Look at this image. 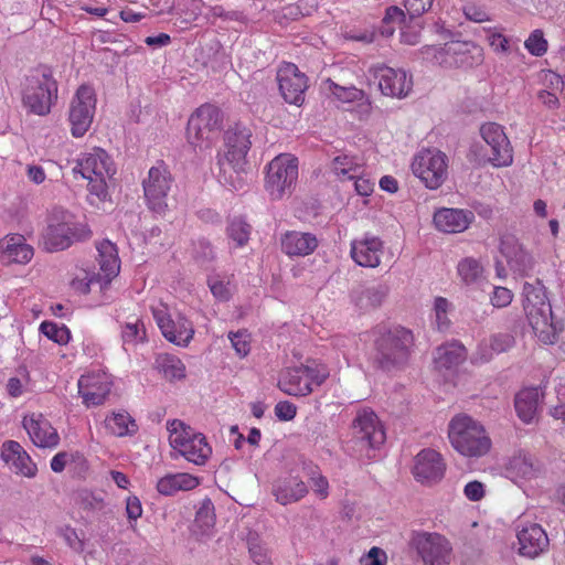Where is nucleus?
<instances>
[{
    "mask_svg": "<svg viewBox=\"0 0 565 565\" xmlns=\"http://www.w3.org/2000/svg\"><path fill=\"white\" fill-rule=\"evenodd\" d=\"M279 92L288 104L301 106L308 88V78L294 63H284L277 71Z\"/></svg>",
    "mask_w": 565,
    "mask_h": 565,
    "instance_id": "nucleus-15",
    "label": "nucleus"
},
{
    "mask_svg": "<svg viewBox=\"0 0 565 565\" xmlns=\"http://www.w3.org/2000/svg\"><path fill=\"white\" fill-rule=\"evenodd\" d=\"M420 52L425 60L445 68L472 67L482 62V49L472 41H450L443 47L426 45Z\"/></svg>",
    "mask_w": 565,
    "mask_h": 565,
    "instance_id": "nucleus-5",
    "label": "nucleus"
},
{
    "mask_svg": "<svg viewBox=\"0 0 565 565\" xmlns=\"http://www.w3.org/2000/svg\"><path fill=\"white\" fill-rule=\"evenodd\" d=\"M23 427L28 431L33 444L41 448H54L60 443V436L51 423L41 414L36 417L23 418Z\"/></svg>",
    "mask_w": 565,
    "mask_h": 565,
    "instance_id": "nucleus-24",
    "label": "nucleus"
},
{
    "mask_svg": "<svg viewBox=\"0 0 565 565\" xmlns=\"http://www.w3.org/2000/svg\"><path fill=\"white\" fill-rule=\"evenodd\" d=\"M515 343V339L510 333H498L491 338L490 347L497 353L505 352Z\"/></svg>",
    "mask_w": 565,
    "mask_h": 565,
    "instance_id": "nucleus-50",
    "label": "nucleus"
},
{
    "mask_svg": "<svg viewBox=\"0 0 565 565\" xmlns=\"http://www.w3.org/2000/svg\"><path fill=\"white\" fill-rule=\"evenodd\" d=\"M329 90L341 102L351 103L355 100H361L363 97V92L358 89L354 86H341L331 79L327 81Z\"/></svg>",
    "mask_w": 565,
    "mask_h": 565,
    "instance_id": "nucleus-45",
    "label": "nucleus"
},
{
    "mask_svg": "<svg viewBox=\"0 0 565 565\" xmlns=\"http://www.w3.org/2000/svg\"><path fill=\"white\" fill-rule=\"evenodd\" d=\"M452 447L467 457H482L491 448V439L484 427L468 415H457L448 428Z\"/></svg>",
    "mask_w": 565,
    "mask_h": 565,
    "instance_id": "nucleus-3",
    "label": "nucleus"
},
{
    "mask_svg": "<svg viewBox=\"0 0 565 565\" xmlns=\"http://www.w3.org/2000/svg\"><path fill=\"white\" fill-rule=\"evenodd\" d=\"M157 369L167 379L180 380L185 376V367L182 361L172 354H160L156 360Z\"/></svg>",
    "mask_w": 565,
    "mask_h": 565,
    "instance_id": "nucleus-40",
    "label": "nucleus"
},
{
    "mask_svg": "<svg viewBox=\"0 0 565 565\" xmlns=\"http://www.w3.org/2000/svg\"><path fill=\"white\" fill-rule=\"evenodd\" d=\"M375 77L379 79V88L386 96L402 98L412 89V79L403 70L382 65L375 68Z\"/></svg>",
    "mask_w": 565,
    "mask_h": 565,
    "instance_id": "nucleus-21",
    "label": "nucleus"
},
{
    "mask_svg": "<svg viewBox=\"0 0 565 565\" xmlns=\"http://www.w3.org/2000/svg\"><path fill=\"white\" fill-rule=\"evenodd\" d=\"M541 469V465L530 455L514 456L507 468L508 472L513 477L523 479L534 478Z\"/></svg>",
    "mask_w": 565,
    "mask_h": 565,
    "instance_id": "nucleus-38",
    "label": "nucleus"
},
{
    "mask_svg": "<svg viewBox=\"0 0 565 565\" xmlns=\"http://www.w3.org/2000/svg\"><path fill=\"white\" fill-rule=\"evenodd\" d=\"M523 308L534 333L545 344H553L562 331V323L555 321L552 306L541 280L525 282L523 286Z\"/></svg>",
    "mask_w": 565,
    "mask_h": 565,
    "instance_id": "nucleus-2",
    "label": "nucleus"
},
{
    "mask_svg": "<svg viewBox=\"0 0 565 565\" xmlns=\"http://www.w3.org/2000/svg\"><path fill=\"white\" fill-rule=\"evenodd\" d=\"M414 548L425 565H448L452 547L449 541L438 533H417L412 540Z\"/></svg>",
    "mask_w": 565,
    "mask_h": 565,
    "instance_id": "nucleus-13",
    "label": "nucleus"
},
{
    "mask_svg": "<svg viewBox=\"0 0 565 565\" xmlns=\"http://www.w3.org/2000/svg\"><path fill=\"white\" fill-rule=\"evenodd\" d=\"M311 486H312L313 491L318 495H320L323 499L328 497L329 483H328V480L323 476H321V475L315 476V473H312Z\"/></svg>",
    "mask_w": 565,
    "mask_h": 565,
    "instance_id": "nucleus-60",
    "label": "nucleus"
},
{
    "mask_svg": "<svg viewBox=\"0 0 565 565\" xmlns=\"http://www.w3.org/2000/svg\"><path fill=\"white\" fill-rule=\"evenodd\" d=\"M249 554L254 563L257 565H269V557L267 550L257 542L249 541Z\"/></svg>",
    "mask_w": 565,
    "mask_h": 565,
    "instance_id": "nucleus-54",
    "label": "nucleus"
},
{
    "mask_svg": "<svg viewBox=\"0 0 565 565\" xmlns=\"http://www.w3.org/2000/svg\"><path fill=\"white\" fill-rule=\"evenodd\" d=\"M539 99L542 102L544 106L550 109H556L559 106V100L557 96L547 90H541L539 93Z\"/></svg>",
    "mask_w": 565,
    "mask_h": 565,
    "instance_id": "nucleus-64",
    "label": "nucleus"
},
{
    "mask_svg": "<svg viewBox=\"0 0 565 565\" xmlns=\"http://www.w3.org/2000/svg\"><path fill=\"white\" fill-rule=\"evenodd\" d=\"M412 170L428 189L435 190L447 175L446 156L440 151L424 150L415 157Z\"/></svg>",
    "mask_w": 565,
    "mask_h": 565,
    "instance_id": "nucleus-12",
    "label": "nucleus"
},
{
    "mask_svg": "<svg viewBox=\"0 0 565 565\" xmlns=\"http://www.w3.org/2000/svg\"><path fill=\"white\" fill-rule=\"evenodd\" d=\"M313 369L309 366H299L287 370L278 382V387L288 395L306 396L312 392L310 379H312Z\"/></svg>",
    "mask_w": 565,
    "mask_h": 565,
    "instance_id": "nucleus-26",
    "label": "nucleus"
},
{
    "mask_svg": "<svg viewBox=\"0 0 565 565\" xmlns=\"http://www.w3.org/2000/svg\"><path fill=\"white\" fill-rule=\"evenodd\" d=\"M475 214L470 210L443 207L435 212L434 224L444 233H461L473 222Z\"/></svg>",
    "mask_w": 565,
    "mask_h": 565,
    "instance_id": "nucleus-25",
    "label": "nucleus"
},
{
    "mask_svg": "<svg viewBox=\"0 0 565 565\" xmlns=\"http://www.w3.org/2000/svg\"><path fill=\"white\" fill-rule=\"evenodd\" d=\"M98 257L97 263L99 265L98 277L105 284L111 281L115 278L120 269V263L117 255L116 246L109 241H104L97 247Z\"/></svg>",
    "mask_w": 565,
    "mask_h": 565,
    "instance_id": "nucleus-33",
    "label": "nucleus"
},
{
    "mask_svg": "<svg viewBox=\"0 0 565 565\" xmlns=\"http://www.w3.org/2000/svg\"><path fill=\"white\" fill-rule=\"evenodd\" d=\"M121 338L124 344H137L146 339V329L140 320L126 322L122 326Z\"/></svg>",
    "mask_w": 565,
    "mask_h": 565,
    "instance_id": "nucleus-44",
    "label": "nucleus"
},
{
    "mask_svg": "<svg viewBox=\"0 0 565 565\" xmlns=\"http://www.w3.org/2000/svg\"><path fill=\"white\" fill-rule=\"evenodd\" d=\"M73 172L79 173L84 179H90L95 177H111L115 170L106 151L96 149L93 153H88L78 160L77 164L73 168Z\"/></svg>",
    "mask_w": 565,
    "mask_h": 565,
    "instance_id": "nucleus-27",
    "label": "nucleus"
},
{
    "mask_svg": "<svg viewBox=\"0 0 565 565\" xmlns=\"http://www.w3.org/2000/svg\"><path fill=\"white\" fill-rule=\"evenodd\" d=\"M413 343V333L406 328L397 326L380 332L373 344V367L386 373L404 370L408 364Z\"/></svg>",
    "mask_w": 565,
    "mask_h": 565,
    "instance_id": "nucleus-1",
    "label": "nucleus"
},
{
    "mask_svg": "<svg viewBox=\"0 0 565 565\" xmlns=\"http://www.w3.org/2000/svg\"><path fill=\"white\" fill-rule=\"evenodd\" d=\"M199 486V479L190 473H170L160 478L157 490L163 495H173L178 491H189Z\"/></svg>",
    "mask_w": 565,
    "mask_h": 565,
    "instance_id": "nucleus-35",
    "label": "nucleus"
},
{
    "mask_svg": "<svg viewBox=\"0 0 565 565\" xmlns=\"http://www.w3.org/2000/svg\"><path fill=\"white\" fill-rule=\"evenodd\" d=\"M405 13L401 8L396 6L388 7L381 26L379 28V33L384 38L392 36L395 32V24L401 26L402 23L405 22Z\"/></svg>",
    "mask_w": 565,
    "mask_h": 565,
    "instance_id": "nucleus-41",
    "label": "nucleus"
},
{
    "mask_svg": "<svg viewBox=\"0 0 565 565\" xmlns=\"http://www.w3.org/2000/svg\"><path fill=\"white\" fill-rule=\"evenodd\" d=\"M480 134L490 147L488 160L494 167L510 166L513 161L512 148L503 128L495 122H487L481 126Z\"/></svg>",
    "mask_w": 565,
    "mask_h": 565,
    "instance_id": "nucleus-16",
    "label": "nucleus"
},
{
    "mask_svg": "<svg viewBox=\"0 0 565 565\" xmlns=\"http://www.w3.org/2000/svg\"><path fill=\"white\" fill-rule=\"evenodd\" d=\"M445 470L446 465L440 454L434 449H423L415 457L413 475L422 483L430 484L441 480Z\"/></svg>",
    "mask_w": 565,
    "mask_h": 565,
    "instance_id": "nucleus-20",
    "label": "nucleus"
},
{
    "mask_svg": "<svg viewBox=\"0 0 565 565\" xmlns=\"http://www.w3.org/2000/svg\"><path fill=\"white\" fill-rule=\"evenodd\" d=\"M250 137V130L241 124H235L225 131L224 141L227 151L223 157L220 156L217 160L220 171L225 179L228 169L236 173L244 170L246 154L252 146Z\"/></svg>",
    "mask_w": 565,
    "mask_h": 565,
    "instance_id": "nucleus-8",
    "label": "nucleus"
},
{
    "mask_svg": "<svg viewBox=\"0 0 565 565\" xmlns=\"http://www.w3.org/2000/svg\"><path fill=\"white\" fill-rule=\"evenodd\" d=\"M79 505L86 511L102 510L104 508V501L89 492H83L79 495Z\"/></svg>",
    "mask_w": 565,
    "mask_h": 565,
    "instance_id": "nucleus-58",
    "label": "nucleus"
},
{
    "mask_svg": "<svg viewBox=\"0 0 565 565\" xmlns=\"http://www.w3.org/2000/svg\"><path fill=\"white\" fill-rule=\"evenodd\" d=\"M390 288L385 284L358 286L351 292L353 303L361 310L367 311L380 307L386 299Z\"/></svg>",
    "mask_w": 565,
    "mask_h": 565,
    "instance_id": "nucleus-30",
    "label": "nucleus"
},
{
    "mask_svg": "<svg viewBox=\"0 0 565 565\" xmlns=\"http://www.w3.org/2000/svg\"><path fill=\"white\" fill-rule=\"evenodd\" d=\"M96 108V97L94 88L88 85H81L73 97L68 120L71 131L75 138L83 137L89 129Z\"/></svg>",
    "mask_w": 565,
    "mask_h": 565,
    "instance_id": "nucleus-10",
    "label": "nucleus"
},
{
    "mask_svg": "<svg viewBox=\"0 0 565 565\" xmlns=\"http://www.w3.org/2000/svg\"><path fill=\"white\" fill-rule=\"evenodd\" d=\"M40 330L45 337L58 344L67 343L71 338L70 330L65 326L60 327L51 321L42 322Z\"/></svg>",
    "mask_w": 565,
    "mask_h": 565,
    "instance_id": "nucleus-46",
    "label": "nucleus"
},
{
    "mask_svg": "<svg viewBox=\"0 0 565 565\" xmlns=\"http://www.w3.org/2000/svg\"><path fill=\"white\" fill-rule=\"evenodd\" d=\"M209 287L214 297L220 300H228L230 290L227 286L221 280H209Z\"/></svg>",
    "mask_w": 565,
    "mask_h": 565,
    "instance_id": "nucleus-61",
    "label": "nucleus"
},
{
    "mask_svg": "<svg viewBox=\"0 0 565 565\" xmlns=\"http://www.w3.org/2000/svg\"><path fill=\"white\" fill-rule=\"evenodd\" d=\"M353 441L361 450H374L384 444L386 436L376 414L363 409L358 413L352 424Z\"/></svg>",
    "mask_w": 565,
    "mask_h": 565,
    "instance_id": "nucleus-14",
    "label": "nucleus"
},
{
    "mask_svg": "<svg viewBox=\"0 0 565 565\" xmlns=\"http://www.w3.org/2000/svg\"><path fill=\"white\" fill-rule=\"evenodd\" d=\"M519 552L521 555L534 558L548 546V537L543 527L536 523L522 529L518 533Z\"/></svg>",
    "mask_w": 565,
    "mask_h": 565,
    "instance_id": "nucleus-29",
    "label": "nucleus"
},
{
    "mask_svg": "<svg viewBox=\"0 0 565 565\" xmlns=\"http://www.w3.org/2000/svg\"><path fill=\"white\" fill-rule=\"evenodd\" d=\"M308 493L306 483L298 477L288 476L278 479L273 487V494L282 505L297 502Z\"/></svg>",
    "mask_w": 565,
    "mask_h": 565,
    "instance_id": "nucleus-31",
    "label": "nucleus"
},
{
    "mask_svg": "<svg viewBox=\"0 0 565 565\" xmlns=\"http://www.w3.org/2000/svg\"><path fill=\"white\" fill-rule=\"evenodd\" d=\"M296 414H297L296 405L288 401L279 402L275 406V415L280 420H286V422L291 420L295 418Z\"/></svg>",
    "mask_w": 565,
    "mask_h": 565,
    "instance_id": "nucleus-57",
    "label": "nucleus"
},
{
    "mask_svg": "<svg viewBox=\"0 0 565 565\" xmlns=\"http://www.w3.org/2000/svg\"><path fill=\"white\" fill-rule=\"evenodd\" d=\"M350 253L359 266L375 268L381 262L383 243L379 237L366 234L363 238L352 242Z\"/></svg>",
    "mask_w": 565,
    "mask_h": 565,
    "instance_id": "nucleus-23",
    "label": "nucleus"
},
{
    "mask_svg": "<svg viewBox=\"0 0 565 565\" xmlns=\"http://www.w3.org/2000/svg\"><path fill=\"white\" fill-rule=\"evenodd\" d=\"M60 535L65 540L66 544L75 550V551H82L83 550V542L79 540L76 530L66 525L64 527H61L58 530Z\"/></svg>",
    "mask_w": 565,
    "mask_h": 565,
    "instance_id": "nucleus-56",
    "label": "nucleus"
},
{
    "mask_svg": "<svg viewBox=\"0 0 565 565\" xmlns=\"http://www.w3.org/2000/svg\"><path fill=\"white\" fill-rule=\"evenodd\" d=\"M1 458L10 470L26 478H34L38 472L36 465L29 454L15 440H7L1 447Z\"/></svg>",
    "mask_w": 565,
    "mask_h": 565,
    "instance_id": "nucleus-22",
    "label": "nucleus"
},
{
    "mask_svg": "<svg viewBox=\"0 0 565 565\" xmlns=\"http://www.w3.org/2000/svg\"><path fill=\"white\" fill-rule=\"evenodd\" d=\"M0 250L8 262L25 264L33 256V248L25 244V238L20 234L8 235L0 239Z\"/></svg>",
    "mask_w": 565,
    "mask_h": 565,
    "instance_id": "nucleus-34",
    "label": "nucleus"
},
{
    "mask_svg": "<svg viewBox=\"0 0 565 565\" xmlns=\"http://www.w3.org/2000/svg\"><path fill=\"white\" fill-rule=\"evenodd\" d=\"M500 252L505 257L511 270L525 276L535 266L532 254L511 234L503 235L500 239Z\"/></svg>",
    "mask_w": 565,
    "mask_h": 565,
    "instance_id": "nucleus-18",
    "label": "nucleus"
},
{
    "mask_svg": "<svg viewBox=\"0 0 565 565\" xmlns=\"http://www.w3.org/2000/svg\"><path fill=\"white\" fill-rule=\"evenodd\" d=\"M457 270L461 280L467 285L477 282L483 273V268L480 263L471 257L460 260Z\"/></svg>",
    "mask_w": 565,
    "mask_h": 565,
    "instance_id": "nucleus-42",
    "label": "nucleus"
},
{
    "mask_svg": "<svg viewBox=\"0 0 565 565\" xmlns=\"http://www.w3.org/2000/svg\"><path fill=\"white\" fill-rule=\"evenodd\" d=\"M126 511L128 519L137 520L142 514L140 500L137 497H129L127 499Z\"/></svg>",
    "mask_w": 565,
    "mask_h": 565,
    "instance_id": "nucleus-62",
    "label": "nucleus"
},
{
    "mask_svg": "<svg viewBox=\"0 0 565 565\" xmlns=\"http://www.w3.org/2000/svg\"><path fill=\"white\" fill-rule=\"evenodd\" d=\"M222 128V114L213 105L205 104L191 115L186 135L194 148L206 149L218 138Z\"/></svg>",
    "mask_w": 565,
    "mask_h": 565,
    "instance_id": "nucleus-6",
    "label": "nucleus"
},
{
    "mask_svg": "<svg viewBox=\"0 0 565 565\" xmlns=\"http://www.w3.org/2000/svg\"><path fill=\"white\" fill-rule=\"evenodd\" d=\"M513 295L505 287H495L491 297V303L497 308H503L511 303Z\"/></svg>",
    "mask_w": 565,
    "mask_h": 565,
    "instance_id": "nucleus-55",
    "label": "nucleus"
},
{
    "mask_svg": "<svg viewBox=\"0 0 565 565\" xmlns=\"http://www.w3.org/2000/svg\"><path fill=\"white\" fill-rule=\"evenodd\" d=\"M250 234V225L242 217H234L227 226L228 237L236 243V246H244Z\"/></svg>",
    "mask_w": 565,
    "mask_h": 565,
    "instance_id": "nucleus-43",
    "label": "nucleus"
},
{
    "mask_svg": "<svg viewBox=\"0 0 565 565\" xmlns=\"http://www.w3.org/2000/svg\"><path fill=\"white\" fill-rule=\"evenodd\" d=\"M318 246L317 237L311 233L287 232L281 238V248L289 256H306Z\"/></svg>",
    "mask_w": 565,
    "mask_h": 565,
    "instance_id": "nucleus-32",
    "label": "nucleus"
},
{
    "mask_svg": "<svg viewBox=\"0 0 565 565\" xmlns=\"http://www.w3.org/2000/svg\"><path fill=\"white\" fill-rule=\"evenodd\" d=\"M541 393L537 387H529L520 391L515 396V411L524 423H531L539 408Z\"/></svg>",
    "mask_w": 565,
    "mask_h": 565,
    "instance_id": "nucleus-36",
    "label": "nucleus"
},
{
    "mask_svg": "<svg viewBox=\"0 0 565 565\" xmlns=\"http://www.w3.org/2000/svg\"><path fill=\"white\" fill-rule=\"evenodd\" d=\"M78 394L87 407L104 404L110 393V383L99 375H82L77 383Z\"/></svg>",
    "mask_w": 565,
    "mask_h": 565,
    "instance_id": "nucleus-28",
    "label": "nucleus"
},
{
    "mask_svg": "<svg viewBox=\"0 0 565 565\" xmlns=\"http://www.w3.org/2000/svg\"><path fill=\"white\" fill-rule=\"evenodd\" d=\"M465 495L471 501H479L484 497L483 484L479 481H470L465 487Z\"/></svg>",
    "mask_w": 565,
    "mask_h": 565,
    "instance_id": "nucleus-59",
    "label": "nucleus"
},
{
    "mask_svg": "<svg viewBox=\"0 0 565 565\" xmlns=\"http://www.w3.org/2000/svg\"><path fill=\"white\" fill-rule=\"evenodd\" d=\"M90 232L84 225L67 221L51 222L42 234L41 245L53 253L68 248L75 241L89 237Z\"/></svg>",
    "mask_w": 565,
    "mask_h": 565,
    "instance_id": "nucleus-11",
    "label": "nucleus"
},
{
    "mask_svg": "<svg viewBox=\"0 0 565 565\" xmlns=\"http://www.w3.org/2000/svg\"><path fill=\"white\" fill-rule=\"evenodd\" d=\"M463 12L467 19L473 22H483L489 20L488 13L476 6H466Z\"/></svg>",
    "mask_w": 565,
    "mask_h": 565,
    "instance_id": "nucleus-63",
    "label": "nucleus"
},
{
    "mask_svg": "<svg viewBox=\"0 0 565 565\" xmlns=\"http://www.w3.org/2000/svg\"><path fill=\"white\" fill-rule=\"evenodd\" d=\"M171 184V173L163 162L150 168L148 178L143 180L142 185L147 205L152 212L157 214L166 213Z\"/></svg>",
    "mask_w": 565,
    "mask_h": 565,
    "instance_id": "nucleus-9",
    "label": "nucleus"
},
{
    "mask_svg": "<svg viewBox=\"0 0 565 565\" xmlns=\"http://www.w3.org/2000/svg\"><path fill=\"white\" fill-rule=\"evenodd\" d=\"M525 47L534 56H542L547 51V41L542 30H534L525 41Z\"/></svg>",
    "mask_w": 565,
    "mask_h": 565,
    "instance_id": "nucleus-47",
    "label": "nucleus"
},
{
    "mask_svg": "<svg viewBox=\"0 0 565 565\" xmlns=\"http://www.w3.org/2000/svg\"><path fill=\"white\" fill-rule=\"evenodd\" d=\"M110 177H95L88 180L89 193L96 195L100 201H105L108 196L106 180Z\"/></svg>",
    "mask_w": 565,
    "mask_h": 565,
    "instance_id": "nucleus-51",
    "label": "nucleus"
},
{
    "mask_svg": "<svg viewBox=\"0 0 565 565\" xmlns=\"http://www.w3.org/2000/svg\"><path fill=\"white\" fill-rule=\"evenodd\" d=\"M195 521L203 527H211L214 525L215 514H214V505L210 499H205L202 502V505L198 510L195 514Z\"/></svg>",
    "mask_w": 565,
    "mask_h": 565,
    "instance_id": "nucleus-49",
    "label": "nucleus"
},
{
    "mask_svg": "<svg viewBox=\"0 0 565 565\" xmlns=\"http://www.w3.org/2000/svg\"><path fill=\"white\" fill-rule=\"evenodd\" d=\"M298 179V160L291 154H279L267 169L266 190L274 200L291 194Z\"/></svg>",
    "mask_w": 565,
    "mask_h": 565,
    "instance_id": "nucleus-7",
    "label": "nucleus"
},
{
    "mask_svg": "<svg viewBox=\"0 0 565 565\" xmlns=\"http://www.w3.org/2000/svg\"><path fill=\"white\" fill-rule=\"evenodd\" d=\"M228 338L238 355L245 356L248 354L250 348L246 332H230Z\"/></svg>",
    "mask_w": 565,
    "mask_h": 565,
    "instance_id": "nucleus-53",
    "label": "nucleus"
},
{
    "mask_svg": "<svg viewBox=\"0 0 565 565\" xmlns=\"http://www.w3.org/2000/svg\"><path fill=\"white\" fill-rule=\"evenodd\" d=\"M106 429L115 436L122 437L132 435L137 431V425L131 416L126 412L113 413L105 418Z\"/></svg>",
    "mask_w": 565,
    "mask_h": 565,
    "instance_id": "nucleus-39",
    "label": "nucleus"
},
{
    "mask_svg": "<svg viewBox=\"0 0 565 565\" xmlns=\"http://www.w3.org/2000/svg\"><path fill=\"white\" fill-rule=\"evenodd\" d=\"M171 446L188 461L198 466L204 465L212 454V448L202 434L178 435L171 439Z\"/></svg>",
    "mask_w": 565,
    "mask_h": 565,
    "instance_id": "nucleus-19",
    "label": "nucleus"
},
{
    "mask_svg": "<svg viewBox=\"0 0 565 565\" xmlns=\"http://www.w3.org/2000/svg\"><path fill=\"white\" fill-rule=\"evenodd\" d=\"M153 318L161 330L162 335L171 343L186 347L194 334V329L184 316L171 318L166 308L153 309Z\"/></svg>",
    "mask_w": 565,
    "mask_h": 565,
    "instance_id": "nucleus-17",
    "label": "nucleus"
},
{
    "mask_svg": "<svg viewBox=\"0 0 565 565\" xmlns=\"http://www.w3.org/2000/svg\"><path fill=\"white\" fill-rule=\"evenodd\" d=\"M433 2L434 0H405L404 7L406 8L409 18L413 19L427 12L431 8Z\"/></svg>",
    "mask_w": 565,
    "mask_h": 565,
    "instance_id": "nucleus-52",
    "label": "nucleus"
},
{
    "mask_svg": "<svg viewBox=\"0 0 565 565\" xmlns=\"http://www.w3.org/2000/svg\"><path fill=\"white\" fill-rule=\"evenodd\" d=\"M466 360V349L458 342H451L440 345L434 359L435 365L438 370H449L458 366Z\"/></svg>",
    "mask_w": 565,
    "mask_h": 565,
    "instance_id": "nucleus-37",
    "label": "nucleus"
},
{
    "mask_svg": "<svg viewBox=\"0 0 565 565\" xmlns=\"http://www.w3.org/2000/svg\"><path fill=\"white\" fill-rule=\"evenodd\" d=\"M332 168L338 175L348 177L349 179H354L355 172L359 169V166L353 162V159L349 156H338L332 161Z\"/></svg>",
    "mask_w": 565,
    "mask_h": 565,
    "instance_id": "nucleus-48",
    "label": "nucleus"
},
{
    "mask_svg": "<svg viewBox=\"0 0 565 565\" xmlns=\"http://www.w3.org/2000/svg\"><path fill=\"white\" fill-rule=\"evenodd\" d=\"M57 82L51 68L39 66L25 78L23 105L35 115H47L57 100Z\"/></svg>",
    "mask_w": 565,
    "mask_h": 565,
    "instance_id": "nucleus-4",
    "label": "nucleus"
}]
</instances>
